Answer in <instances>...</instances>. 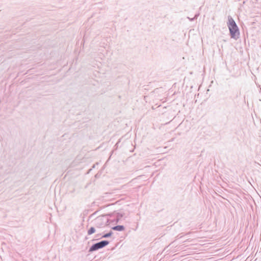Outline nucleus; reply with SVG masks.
Returning <instances> with one entry per match:
<instances>
[{"label": "nucleus", "mask_w": 261, "mask_h": 261, "mask_svg": "<svg viewBox=\"0 0 261 261\" xmlns=\"http://www.w3.org/2000/svg\"><path fill=\"white\" fill-rule=\"evenodd\" d=\"M227 25L231 37L235 39L238 38L239 36L238 28L233 19L230 17H228V22Z\"/></svg>", "instance_id": "nucleus-1"}, {"label": "nucleus", "mask_w": 261, "mask_h": 261, "mask_svg": "<svg viewBox=\"0 0 261 261\" xmlns=\"http://www.w3.org/2000/svg\"><path fill=\"white\" fill-rule=\"evenodd\" d=\"M109 244V242L107 241H103L97 243L93 245L89 250V251L92 252L98 249L101 248Z\"/></svg>", "instance_id": "nucleus-2"}, {"label": "nucleus", "mask_w": 261, "mask_h": 261, "mask_svg": "<svg viewBox=\"0 0 261 261\" xmlns=\"http://www.w3.org/2000/svg\"><path fill=\"white\" fill-rule=\"evenodd\" d=\"M112 229L114 230L122 231L124 229V227L122 225H118V226L113 227L112 228Z\"/></svg>", "instance_id": "nucleus-3"}, {"label": "nucleus", "mask_w": 261, "mask_h": 261, "mask_svg": "<svg viewBox=\"0 0 261 261\" xmlns=\"http://www.w3.org/2000/svg\"><path fill=\"white\" fill-rule=\"evenodd\" d=\"M95 232V229L94 227H91L88 231V234L91 235Z\"/></svg>", "instance_id": "nucleus-4"}, {"label": "nucleus", "mask_w": 261, "mask_h": 261, "mask_svg": "<svg viewBox=\"0 0 261 261\" xmlns=\"http://www.w3.org/2000/svg\"><path fill=\"white\" fill-rule=\"evenodd\" d=\"M112 232H109V233H106L103 236V238L109 237L112 235Z\"/></svg>", "instance_id": "nucleus-5"}]
</instances>
